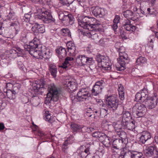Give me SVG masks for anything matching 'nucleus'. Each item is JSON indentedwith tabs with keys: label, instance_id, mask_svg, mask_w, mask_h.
<instances>
[{
	"label": "nucleus",
	"instance_id": "nucleus-1",
	"mask_svg": "<svg viewBox=\"0 0 158 158\" xmlns=\"http://www.w3.org/2000/svg\"><path fill=\"white\" fill-rule=\"evenodd\" d=\"M77 21L79 25L81 27L91 32L93 31L96 32H103L104 31L100 22L97 21L94 18L82 16L79 17Z\"/></svg>",
	"mask_w": 158,
	"mask_h": 158
},
{
	"label": "nucleus",
	"instance_id": "nucleus-2",
	"mask_svg": "<svg viewBox=\"0 0 158 158\" xmlns=\"http://www.w3.org/2000/svg\"><path fill=\"white\" fill-rule=\"evenodd\" d=\"M36 11L34 14L35 19H41L47 23L54 21L49 10L40 7L36 8Z\"/></svg>",
	"mask_w": 158,
	"mask_h": 158
},
{
	"label": "nucleus",
	"instance_id": "nucleus-3",
	"mask_svg": "<svg viewBox=\"0 0 158 158\" xmlns=\"http://www.w3.org/2000/svg\"><path fill=\"white\" fill-rule=\"evenodd\" d=\"M48 93L47 95L45 101L46 103H50L52 101L56 102L59 99V89L54 84L51 83L48 85Z\"/></svg>",
	"mask_w": 158,
	"mask_h": 158
},
{
	"label": "nucleus",
	"instance_id": "nucleus-4",
	"mask_svg": "<svg viewBox=\"0 0 158 158\" xmlns=\"http://www.w3.org/2000/svg\"><path fill=\"white\" fill-rule=\"evenodd\" d=\"M90 94L88 88H81L79 89L77 94V97L73 94H71L70 97L73 103H75L77 101H85L89 99L90 96Z\"/></svg>",
	"mask_w": 158,
	"mask_h": 158
},
{
	"label": "nucleus",
	"instance_id": "nucleus-5",
	"mask_svg": "<svg viewBox=\"0 0 158 158\" xmlns=\"http://www.w3.org/2000/svg\"><path fill=\"white\" fill-rule=\"evenodd\" d=\"M125 48L123 46H121L119 50L117 51L119 52V58L118 59V62L119 64L118 66L115 67L116 69L118 71H122L124 70L126 63H128V56L126 53L125 52Z\"/></svg>",
	"mask_w": 158,
	"mask_h": 158
},
{
	"label": "nucleus",
	"instance_id": "nucleus-6",
	"mask_svg": "<svg viewBox=\"0 0 158 158\" xmlns=\"http://www.w3.org/2000/svg\"><path fill=\"white\" fill-rule=\"evenodd\" d=\"M96 60L98 62L99 67L102 68L104 70H110L111 69L112 64L108 57L102 55L98 56Z\"/></svg>",
	"mask_w": 158,
	"mask_h": 158
},
{
	"label": "nucleus",
	"instance_id": "nucleus-7",
	"mask_svg": "<svg viewBox=\"0 0 158 158\" xmlns=\"http://www.w3.org/2000/svg\"><path fill=\"white\" fill-rule=\"evenodd\" d=\"M146 110L147 108L144 104L137 103L132 108V114L136 118L142 117L145 114Z\"/></svg>",
	"mask_w": 158,
	"mask_h": 158
},
{
	"label": "nucleus",
	"instance_id": "nucleus-8",
	"mask_svg": "<svg viewBox=\"0 0 158 158\" xmlns=\"http://www.w3.org/2000/svg\"><path fill=\"white\" fill-rule=\"evenodd\" d=\"M105 105H102V106H106L108 108L111 109L114 111L117 110L118 106V101L117 98L115 95H110L107 96L105 101Z\"/></svg>",
	"mask_w": 158,
	"mask_h": 158
},
{
	"label": "nucleus",
	"instance_id": "nucleus-9",
	"mask_svg": "<svg viewBox=\"0 0 158 158\" xmlns=\"http://www.w3.org/2000/svg\"><path fill=\"white\" fill-rule=\"evenodd\" d=\"M76 62L81 66L92 65L94 63L92 57H89L84 55H78L76 57Z\"/></svg>",
	"mask_w": 158,
	"mask_h": 158
},
{
	"label": "nucleus",
	"instance_id": "nucleus-10",
	"mask_svg": "<svg viewBox=\"0 0 158 158\" xmlns=\"http://www.w3.org/2000/svg\"><path fill=\"white\" fill-rule=\"evenodd\" d=\"M45 81L43 79L37 80L33 84L32 90L35 95L42 94L44 91Z\"/></svg>",
	"mask_w": 158,
	"mask_h": 158
},
{
	"label": "nucleus",
	"instance_id": "nucleus-11",
	"mask_svg": "<svg viewBox=\"0 0 158 158\" xmlns=\"http://www.w3.org/2000/svg\"><path fill=\"white\" fill-rule=\"evenodd\" d=\"M15 49L10 50L8 52L9 57L15 58L17 56H21V54H24V51L18 46L15 45L13 46Z\"/></svg>",
	"mask_w": 158,
	"mask_h": 158
},
{
	"label": "nucleus",
	"instance_id": "nucleus-12",
	"mask_svg": "<svg viewBox=\"0 0 158 158\" xmlns=\"http://www.w3.org/2000/svg\"><path fill=\"white\" fill-rule=\"evenodd\" d=\"M144 152L147 156H151L153 155L155 157H157L158 156V151L156 150L154 145H150L146 147Z\"/></svg>",
	"mask_w": 158,
	"mask_h": 158
},
{
	"label": "nucleus",
	"instance_id": "nucleus-13",
	"mask_svg": "<svg viewBox=\"0 0 158 158\" xmlns=\"http://www.w3.org/2000/svg\"><path fill=\"white\" fill-rule=\"evenodd\" d=\"M157 98L155 94L152 98L148 97L145 101V104L149 109L154 108L157 104Z\"/></svg>",
	"mask_w": 158,
	"mask_h": 158
},
{
	"label": "nucleus",
	"instance_id": "nucleus-14",
	"mask_svg": "<svg viewBox=\"0 0 158 158\" xmlns=\"http://www.w3.org/2000/svg\"><path fill=\"white\" fill-rule=\"evenodd\" d=\"M85 147L81 146L77 150L78 158H85L90 154V148L88 147L85 149Z\"/></svg>",
	"mask_w": 158,
	"mask_h": 158
},
{
	"label": "nucleus",
	"instance_id": "nucleus-15",
	"mask_svg": "<svg viewBox=\"0 0 158 158\" xmlns=\"http://www.w3.org/2000/svg\"><path fill=\"white\" fill-rule=\"evenodd\" d=\"M92 12L93 15L97 18H102L105 15L104 9L98 6L92 7Z\"/></svg>",
	"mask_w": 158,
	"mask_h": 158
},
{
	"label": "nucleus",
	"instance_id": "nucleus-16",
	"mask_svg": "<svg viewBox=\"0 0 158 158\" xmlns=\"http://www.w3.org/2000/svg\"><path fill=\"white\" fill-rule=\"evenodd\" d=\"M124 139H117L113 143V147L114 149L120 150L124 147L125 143H123Z\"/></svg>",
	"mask_w": 158,
	"mask_h": 158
},
{
	"label": "nucleus",
	"instance_id": "nucleus-17",
	"mask_svg": "<svg viewBox=\"0 0 158 158\" xmlns=\"http://www.w3.org/2000/svg\"><path fill=\"white\" fill-rule=\"evenodd\" d=\"M70 126L72 131L74 133L81 131L83 128H87V127L78 124L73 123H71L70 124Z\"/></svg>",
	"mask_w": 158,
	"mask_h": 158
},
{
	"label": "nucleus",
	"instance_id": "nucleus-18",
	"mask_svg": "<svg viewBox=\"0 0 158 158\" xmlns=\"http://www.w3.org/2000/svg\"><path fill=\"white\" fill-rule=\"evenodd\" d=\"M128 154L130 156L131 158H144V156L141 152L128 150L125 153L124 156H126Z\"/></svg>",
	"mask_w": 158,
	"mask_h": 158
},
{
	"label": "nucleus",
	"instance_id": "nucleus-19",
	"mask_svg": "<svg viewBox=\"0 0 158 158\" xmlns=\"http://www.w3.org/2000/svg\"><path fill=\"white\" fill-rule=\"evenodd\" d=\"M40 50L41 52V57L44 58L45 59H49L52 55V53L50 52L49 49L46 48L45 46L41 47Z\"/></svg>",
	"mask_w": 158,
	"mask_h": 158
},
{
	"label": "nucleus",
	"instance_id": "nucleus-20",
	"mask_svg": "<svg viewBox=\"0 0 158 158\" xmlns=\"http://www.w3.org/2000/svg\"><path fill=\"white\" fill-rule=\"evenodd\" d=\"M113 125L115 131L117 133L118 135H120L122 128V127L123 128V122L121 120H118L114 122Z\"/></svg>",
	"mask_w": 158,
	"mask_h": 158
},
{
	"label": "nucleus",
	"instance_id": "nucleus-21",
	"mask_svg": "<svg viewBox=\"0 0 158 158\" xmlns=\"http://www.w3.org/2000/svg\"><path fill=\"white\" fill-rule=\"evenodd\" d=\"M151 137L150 133L148 131H145L142 133L141 136L139 138V141L143 144H144Z\"/></svg>",
	"mask_w": 158,
	"mask_h": 158
},
{
	"label": "nucleus",
	"instance_id": "nucleus-22",
	"mask_svg": "<svg viewBox=\"0 0 158 158\" xmlns=\"http://www.w3.org/2000/svg\"><path fill=\"white\" fill-rule=\"evenodd\" d=\"M135 121L131 119L127 122L123 123V128L127 129L129 130H132L135 128Z\"/></svg>",
	"mask_w": 158,
	"mask_h": 158
},
{
	"label": "nucleus",
	"instance_id": "nucleus-23",
	"mask_svg": "<svg viewBox=\"0 0 158 158\" xmlns=\"http://www.w3.org/2000/svg\"><path fill=\"white\" fill-rule=\"evenodd\" d=\"M68 51L71 54H73L76 52V46L72 41H69L66 44Z\"/></svg>",
	"mask_w": 158,
	"mask_h": 158
},
{
	"label": "nucleus",
	"instance_id": "nucleus-24",
	"mask_svg": "<svg viewBox=\"0 0 158 158\" xmlns=\"http://www.w3.org/2000/svg\"><path fill=\"white\" fill-rule=\"evenodd\" d=\"M41 45L39 44V40L37 38H35L31 42H30L29 45L27 46L28 48H40L42 47Z\"/></svg>",
	"mask_w": 158,
	"mask_h": 158
},
{
	"label": "nucleus",
	"instance_id": "nucleus-25",
	"mask_svg": "<svg viewBox=\"0 0 158 158\" xmlns=\"http://www.w3.org/2000/svg\"><path fill=\"white\" fill-rule=\"evenodd\" d=\"M66 86L70 90L72 93L77 88L76 84L75 83L74 80L69 81H66Z\"/></svg>",
	"mask_w": 158,
	"mask_h": 158
},
{
	"label": "nucleus",
	"instance_id": "nucleus-26",
	"mask_svg": "<svg viewBox=\"0 0 158 158\" xmlns=\"http://www.w3.org/2000/svg\"><path fill=\"white\" fill-rule=\"evenodd\" d=\"M123 117L121 120L123 123L127 122L128 121L132 119L131 113L129 111H124L123 112Z\"/></svg>",
	"mask_w": 158,
	"mask_h": 158
},
{
	"label": "nucleus",
	"instance_id": "nucleus-27",
	"mask_svg": "<svg viewBox=\"0 0 158 158\" xmlns=\"http://www.w3.org/2000/svg\"><path fill=\"white\" fill-rule=\"evenodd\" d=\"M56 53L58 54L59 59H62L65 57L67 54V52L65 48L60 47L59 48L56 50Z\"/></svg>",
	"mask_w": 158,
	"mask_h": 158
},
{
	"label": "nucleus",
	"instance_id": "nucleus-28",
	"mask_svg": "<svg viewBox=\"0 0 158 158\" xmlns=\"http://www.w3.org/2000/svg\"><path fill=\"white\" fill-rule=\"evenodd\" d=\"M73 60V58L72 57H67L65 60L64 62L60 66L62 68L66 69L70 67L71 65L72 61Z\"/></svg>",
	"mask_w": 158,
	"mask_h": 158
},
{
	"label": "nucleus",
	"instance_id": "nucleus-29",
	"mask_svg": "<svg viewBox=\"0 0 158 158\" xmlns=\"http://www.w3.org/2000/svg\"><path fill=\"white\" fill-rule=\"evenodd\" d=\"M49 70L51 75L54 77L56 76L57 68L56 66L54 64H51L49 66Z\"/></svg>",
	"mask_w": 158,
	"mask_h": 158
},
{
	"label": "nucleus",
	"instance_id": "nucleus-30",
	"mask_svg": "<svg viewBox=\"0 0 158 158\" xmlns=\"http://www.w3.org/2000/svg\"><path fill=\"white\" fill-rule=\"evenodd\" d=\"M118 91L120 99L122 100H123L124 99V89L121 84L118 85Z\"/></svg>",
	"mask_w": 158,
	"mask_h": 158
},
{
	"label": "nucleus",
	"instance_id": "nucleus-31",
	"mask_svg": "<svg viewBox=\"0 0 158 158\" xmlns=\"http://www.w3.org/2000/svg\"><path fill=\"white\" fill-rule=\"evenodd\" d=\"M34 27L39 33H43L45 32V27L43 24H40L36 23L34 26Z\"/></svg>",
	"mask_w": 158,
	"mask_h": 158
},
{
	"label": "nucleus",
	"instance_id": "nucleus-32",
	"mask_svg": "<svg viewBox=\"0 0 158 158\" xmlns=\"http://www.w3.org/2000/svg\"><path fill=\"white\" fill-rule=\"evenodd\" d=\"M102 89V88H100V86H98L95 84L92 90V95L94 96L97 95L101 92Z\"/></svg>",
	"mask_w": 158,
	"mask_h": 158
},
{
	"label": "nucleus",
	"instance_id": "nucleus-33",
	"mask_svg": "<svg viewBox=\"0 0 158 158\" xmlns=\"http://www.w3.org/2000/svg\"><path fill=\"white\" fill-rule=\"evenodd\" d=\"M139 92L142 98V102L145 101L148 97V92L147 89L145 88H143V89L140 91Z\"/></svg>",
	"mask_w": 158,
	"mask_h": 158
},
{
	"label": "nucleus",
	"instance_id": "nucleus-34",
	"mask_svg": "<svg viewBox=\"0 0 158 158\" xmlns=\"http://www.w3.org/2000/svg\"><path fill=\"white\" fill-rule=\"evenodd\" d=\"M8 86H13V88L12 90L16 94L19 92L21 87V85L19 84H16L13 85H12L11 83L7 84L6 85V87L7 88Z\"/></svg>",
	"mask_w": 158,
	"mask_h": 158
},
{
	"label": "nucleus",
	"instance_id": "nucleus-35",
	"mask_svg": "<svg viewBox=\"0 0 158 158\" xmlns=\"http://www.w3.org/2000/svg\"><path fill=\"white\" fill-rule=\"evenodd\" d=\"M123 15L127 19L133 20L132 19L134 16L133 13L130 10H127L123 12Z\"/></svg>",
	"mask_w": 158,
	"mask_h": 158
},
{
	"label": "nucleus",
	"instance_id": "nucleus-36",
	"mask_svg": "<svg viewBox=\"0 0 158 158\" xmlns=\"http://www.w3.org/2000/svg\"><path fill=\"white\" fill-rule=\"evenodd\" d=\"M9 27H13L15 29L19 28L20 24L19 22L17 19L9 22Z\"/></svg>",
	"mask_w": 158,
	"mask_h": 158
},
{
	"label": "nucleus",
	"instance_id": "nucleus-37",
	"mask_svg": "<svg viewBox=\"0 0 158 158\" xmlns=\"http://www.w3.org/2000/svg\"><path fill=\"white\" fill-rule=\"evenodd\" d=\"M16 94L13 90L10 89L8 90L6 92V96L10 99H15L16 98Z\"/></svg>",
	"mask_w": 158,
	"mask_h": 158
},
{
	"label": "nucleus",
	"instance_id": "nucleus-38",
	"mask_svg": "<svg viewBox=\"0 0 158 158\" xmlns=\"http://www.w3.org/2000/svg\"><path fill=\"white\" fill-rule=\"evenodd\" d=\"M89 35L91 36H89V37H91L92 40H93L95 43L97 44L98 42H99V39L100 38L99 36L100 35H98L96 33L92 35L91 32H89Z\"/></svg>",
	"mask_w": 158,
	"mask_h": 158
},
{
	"label": "nucleus",
	"instance_id": "nucleus-39",
	"mask_svg": "<svg viewBox=\"0 0 158 158\" xmlns=\"http://www.w3.org/2000/svg\"><path fill=\"white\" fill-rule=\"evenodd\" d=\"M51 117H52L49 112L48 111H46L44 116V119L49 123H52V120Z\"/></svg>",
	"mask_w": 158,
	"mask_h": 158
},
{
	"label": "nucleus",
	"instance_id": "nucleus-40",
	"mask_svg": "<svg viewBox=\"0 0 158 158\" xmlns=\"http://www.w3.org/2000/svg\"><path fill=\"white\" fill-rule=\"evenodd\" d=\"M127 31L130 32L131 33L134 31L136 30V27L130 24L127 26L124 27Z\"/></svg>",
	"mask_w": 158,
	"mask_h": 158
},
{
	"label": "nucleus",
	"instance_id": "nucleus-41",
	"mask_svg": "<svg viewBox=\"0 0 158 158\" xmlns=\"http://www.w3.org/2000/svg\"><path fill=\"white\" fill-rule=\"evenodd\" d=\"M15 18V13L14 12H10L7 15L6 20L7 21H11L16 19Z\"/></svg>",
	"mask_w": 158,
	"mask_h": 158
},
{
	"label": "nucleus",
	"instance_id": "nucleus-42",
	"mask_svg": "<svg viewBox=\"0 0 158 158\" xmlns=\"http://www.w3.org/2000/svg\"><path fill=\"white\" fill-rule=\"evenodd\" d=\"M146 59L143 57H140L138 58L136 60V63L138 64L141 65L146 62Z\"/></svg>",
	"mask_w": 158,
	"mask_h": 158
},
{
	"label": "nucleus",
	"instance_id": "nucleus-43",
	"mask_svg": "<svg viewBox=\"0 0 158 158\" xmlns=\"http://www.w3.org/2000/svg\"><path fill=\"white\" fill-rule=\"evenodd\" d=\"M106 136V135L105 133L100 132L97 138H98L100 141L102 142L104 140Z\"/></svg>",
	"mask_w": 158,
	"mask_h": 158
},
{
	"label": "nucleus",
	"instance_id": "nucleus-44",
	"mask_svg": "<svg viewBox=\"0 0 158 158\" xmlns=\"http://www.w3.org/2000/svg\"><path fill=\"white\" fill-rule=\"evenodd\" d=\"M95 84L98 86H100V88H102V89H103L105 85V82L104 80H101L97 81Z\"/></svg>",
	"mask_w": 158,
	"mask_h": 158
},
{
	"label": "nucleus",
	"instance_id": "nucleus-45",
	"mask_svg": "<svg viewBox=\"0 0 158 158\" xmlns=\"http://www.w3.org/2000/svg\"><path fill=\"white\" fill-rule=\"evenodd\" d=\"M36 49V51L35 52L34 56L36 58H42L41 57V52L40 48Z\"/></svg>",
	"mask_w": 158,
	"mask_h": 158
},
{
	"label": "nucleus",
	"instance_id": "nucleus-46",
	"mask_svg": "<svg viewBox=\"0 0 158 158\" xmlns=\"http://www.w3.org/2000/svg\"><path fill=\"white\" fill-rule=\"evenodd\" d=\"M105 139L102 142H103V144L107 147L110 146L111 145V142L109 140V138L108 137L107 135Z\"/></svg>",
	"mask_w": 158,
	"mask_h": 158
},
{
	"label": "nucleus",
	"instance_id": "nucleus-47",
	"mask_svg": "<svg viewBox=\"0 0 158 158\" xmlns=\"http://www.w3.org/2000/svg\"><path fill=\"white\" fill-rule=\"evenodd\" d=\"M85 115V117H91L93 115V111L91 108H89L87 110Z\"/></svg>",
	"mask_w": 158,
	"mask_h": 158
},
{
	"label": "nucleus",
	"instance_id": "nucleus-48",
	"mask_svg": "<svg viewBox=\"0 0 158 158\" xmlns=\"http://www.w3.org/2000/svg\"><path fill=\"white\" fill-rule=\"evenodd\" d=\"M61 32L65 35H68L69 37H71V33L68 29L67 28L62 29L61 30Z\"/></svg>",
	"mask_w": 158,
	"mask_h": 158
},
{
	"label": "nucleus",
	"instance_id": "nucleus-49",
	"mask_svg": "<svg viewBox=\"0 0 158 158\" xmlns=\"http://www.w3.org/2000/svg\"><path fill=\"white\" fill-rule=\"evenodd\" d=\"M65 19L69 20V23L72 24L73 23L74 18L71 14H69L65 16Z\"/></svg>",
	"mask_w": 158,
	"mask_h": 158
},
{
	"label": "nucleus",
	"instance_id": "nucleus-50",
	"mask_svg": "<svg viewBox=\"0 0 158 158\" xmlns=\"http://www.w3.org/2000/svg\"><path fill=\"white\" fill-rule=\"evenodd\" d=\"M31 17V14L30 13H29V14H25L23 17V19L26 22H29Z\"/></svg>",
	"mask_w": 158,
	"mask_h": 158
},
{
	"label": "nucleus",
	"instance_id": "nucleus-51",
	"mask_svg": "<svg viewBox=\"0 0 158 158\" xmlns=\"http://www.w3.org/2000/svg\"><path fill=\"white\" fill-rule=\"evenodd\" d=\"M59 17V19L61 20H64L65 19V16L66 15H64L63 12L62 11H59L58 13Z\"/></svg>",
	"mask_w": 158,
	"mask_h": 158
},
{
	"label": "nucleus",
	"instance_id": "nucleus-52",
	"mask_svg": "<svg viewBox=\"0 0 158 158\" xmlns=\"http://www.w3.org/2000/svg\"><path fill=\"white\" fill-rule=\"evenodd\" d=\"M135 101H139L140 100L142 101V98L139 92H138L135 96Z\"/></svg>",
	"mask_w": 158,
	"mask_h": 158
},
{
	"label": "nucleus",
	"instance_id": "nucleus-53",
	"mask_svg": "<svg viewBox=\"0 0 158 158\" xmlns=\"http://www.w3.org/2000/svg\"><path fill=\"white\" fill-rule=\"evenodd\" d=\"M29 49H27V51H28L29 54L32 56H34L35 52L36 51V48H28Z\"/></svg>",
	"mask_w": 158,
	"mask_h": 158
},
{
	"label": "nucleus",
	"instance_id": "nucleus-54",
	"mask_svg": "<svg viewBox=\"0 0 158 158\" xmlns=\"http://www.w3.org/2000/svg\"><path fill=\"white\" fill-rule=\"evenodd\" d=\"M131 23V21L128 19L125 20L123 22V27L127 26L130 24Z\"/></svg>",
	"mask_w": 158,
	"mask_h": 158
},
{
	"label": "nucleus",
	"instance_id": "nucleus-55",
	"mask_svg": "<svg viewBox=\"0 0 158 158\" xmlns=\"http://www.w3.org/2000/svg\"><path fill=\"white\" fill-rule=\"evenodd\" d=\"M105 152V151L104 150L102 149L100 150L99 149L98 151L96 153L100 157H102L104 154Z\"/></svg>",
	"mask_w": 158,
	"mask_h": 158
},
{
	"label": "nucleus",
	"instance_id": "nucleus-56",
	"mask_svg": "<svg viewBox=\"0 0 158 158\" xmlns=\"http://www.w3.org/2000/svg\"><path fill=\"white\" fill-rule=\"evenodd\" d=\"M41 4H46L48 5L51 4V0H41Z\"/></svg>",
	"mask_w": 158,
	"mask_h": 158
},
{
	"label": "nucleus",
	"instance_id": "nucleus-57",
	"mask_svg": "<svg viewBox=\"0 0 158 158\" xmlns=\"http://www.w3.org/2000/svg\"><path fill=\"white\" fill-rule=\"evenodd\" d=\"M120 17L118 15H116L113 20V23L118 24L120 22Z\"/></svg>",
	"mask_w": 158,
	"mask_h": 158
},
{
	"label": "nucleus",
	"instance_id": "nucleus-58",
	"mask_svg": "<svg viewBox=\"0 0 158 158\" xmlns=\"http://www.w3.org/2000/svg\"><path fill=\"white\" fill-rule=\"evenodd\" d=\"M37 99L32 98L31 102L32 104L34 106H36L39 104V102H37Z\"/></svg>",
	"mask_w": 158,
	"mask_h": 158
},
{
	"label": "nucleus",
	"instance_id": "nucleus-59",
	"mask_svg": "<svg viewBox=\"0 0 158 158\" xmlns=\"http://www.w3.org/2000/svg\"><path fill=\"white\" fill-rule=\"evenodd\" d=\"M121 46H123L121 45V44L120 43H116L115 45V47L117 51L120 48Z\"/></svg>",
	"mask_w": 158,
	"mask_h": 158
},
{
	"label": "nucleus",
	"instance_id": "nucleus-60",
	"mask_svg": "<svg viewBox=\"0 0 158 158\" xmlns=\"http://www.w3.org/2000/svg\"><path fill=\"white\" fill-rule=\"evenodd\" d=\"M97 44H99L101 45L102 46H103L105 44V42L104 41V39L100 38L99 42H98Z\"/></svg>",
	"mask_w": 158,
	"mask_h": 158
},
{
	"label": "nucleus",
	"instance_id": "nucleus-61",
	"mask_svg": "<svg viewBox=\"0 0 158 158\" xmlns=\"http://www.w3.org/2000/svg\"><path fill=\"white\" fill-rule=\"evenodd\" d=\"M37 134L38 136L41 137H42L45 135L44 133V132L40 131H39L37 132Z\"/></svg>",
	"mask_w": 158,
	"mask_h": 158
},
{
	"label": "nucleus",
	"instance_id": "nucleus-62",
	"mask_svg": "<svg viewBox=\"0 0 158 158\" xmlns=\"http://www.w3.org/2000/svg\"><path fill=\"white\" fill-rule=\"evenodd\" d=\"M118 24L113 23L112 26V28H113V30L114 31H115L118 28Z\"/></svg>",
	"mask_w": 158,
	"mask_h": 158
},
{
	"label": "nucleus",
	"instance_id": "nucleus-63",
	"mask_svg": "<svg viewBox=\"0 0 158 158\" xmlns=\"http://www.w3.org/2000/svg\"><path fill=\"white\" fill-rule=\"evenodd\" d=\"M92 110L93 111V115H94V117H95L97 115V114L98 113L100 112L99 110H97L95 109H93Z\"/></svg>",
	"mask_w": 158,
	"mask_h": 158
},
{
	"label": "nucleus",
	"instance_id": "nucleus-64",
	"mask_svg": "<svg viewBox=\"0 0 158 158\" xmlns=\"http://www.w3.org/2000/svg\"><path fill=\"white\" fill-rule=\"evenodd\" d=\"M99 132V131L95 132L92 134V135L93 137L97 138Z\"/></svg>",
	"mask_w": 158,
	"mask_h": 158
}]
</instances>
